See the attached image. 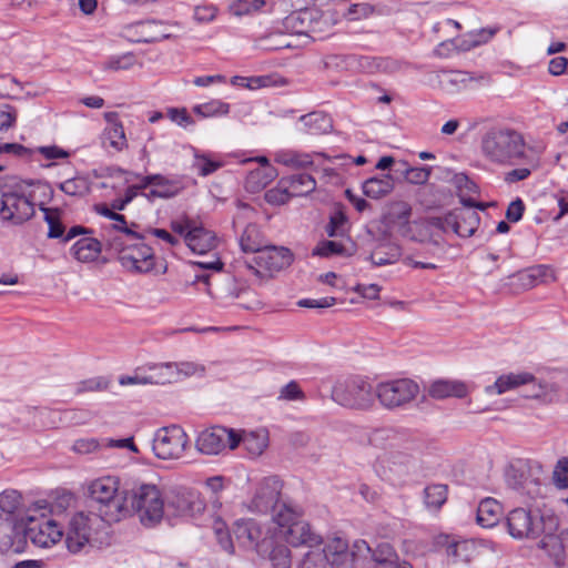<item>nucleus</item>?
I'll return each mask as SVG.
<instances>
[{
  "label": "nucleus",
  "instance_id": "f704fd0d",
  "mask_svg": "<svg viewBox=\"0 0 568 568\" xmlns=\"http://www.w3.org/2000/svg\"><path fill=\"white\" fill-rule=\"evenodd\" d=\"M104 119L109 123L103 133L104 139L109 141L110 146L114 150L122 151L126 146V139L123 125L118 120V113L106 112Z\"/></svg>",
  "mask_w": 568,
  "mask_h": 568
},
{
  "label": "nucleus",
  "instance_id": "a878e982",
  "mask_svg": "<svg viewBox=\"0 0 568 568\" xmlns=\"http://www.w3.org/2000/svg\"><path fill=\"white\" fill-rule=\"evenodd\" d=\"M232 84L244 87L250 90L262 88H278L287 84V80L282 73H264L260 75H235L232 78Z\"/></svg>",
  "mask_w": 568,
  "mask_h": 568
},
{
  "label": "nucleus",
  "instance_id": "4c0bfd02",
  "mask_svg": "<svg viewBox=\"0 0 568 568\" xmlns=\"http://www.w3.org/2000/svg\"><path fill=\"white\" fill-rule=\"evenodd\" d=\"M400 255V247L397 244L385 241L376 245L369 255V260L376 266H384L397 262Z\"/></svg>",
  "mask_w": 568,
  "mask_h": 568
},
{
  "label": "nucleus",
  "instance_id": "79ce46f5",
  "mask_svg": "<svg viewBox=\"0 0 568 568\" xmlns=\"http://www.w3.org/2000/svg\"><path fill=\"white\" fill-rule=\"evenodd\" d=\"M21 495L17 490H4L0 494V515H11L23 520L26 514L21 510Z\"/></svg>",
  "mask_w": 568,
  "mask_h": 568
},
{
  "label": "nucleus",
  "instance_id": "9d476101",
  "mask_svg": "<svg viewBox=\"0 0 568 568\" xmlns=\"http://www.w3.org/2000/svg\"><path fill=\"white\" fill-rule=\"evenodd\" d=\"M422 82L445 94L477 90L490 84L489 73H424Z\"/></svg>",
  "mask_w": 568,
  "mask_h": 568
},
{
  "label": "nucleus",
  "instance_id": "dca6fc26",
  "mask_svg": "<svg viewBox=\"0 0 568 568\" xmlns=\"http://www.w3.org/2000/svg\"><path fill=\"white\" fill-rule=\"evenodd\" d=\"M418 393V384L408 378L383 382L375 388L381 405L387 409L405 407Z\"/></svg>",
  "mask_w": 568,
  "mask_h": 568
},
{
  "label": "nucleus",
  "instance_id": "ea45409f",
  "mask_svg": "<svg viewBox=\"0 0 568 568\" xmlns=\"http://www.w3.org/2000/svg\"><path fill=\"white\" fill-rule=\"evenodd\" d=\"M300 121L304 124L310 134H325L333 129L331 116L324 112H311L302 115Z\"/></svg>",
  "mask_w": 568,
  "mask_h": 568
},
{
  "label": "nucleus",
  "instance_id": "bb28decb",
  "mask_svg": "<svg viewBox=\"0 0 568 568\" xmlns=\"http://www.w3.org/2000/svg\"><path fill=\"white\" fill-rule=\"evenodd\" d=\"M185 244L196 254H204L216 246V237L202 226H193L185 233Z\"/></svg>",
  "mask_w": 568,
  "mask_h": 568
},
{
  "label": "nucleus",
  "instance_id": "a19ab883",
  "mask_svg": "<svg viewBox=\"0 0 568 568\" xmlns=\"http://www.w3.org/2000/svg\"><path fill=\"white\" fill-rule=\"evenodd\" d=\"M474 548L467 540H448L446 555L450 564H468L471 560Z\"/></svg>",
  "mask_w": 568,
  "mask_h": 568
},
{
  "label": "nucleus",
  "instance_id": "8fccbe9b",
  "mask_svg": "<svg viewBox=\"0 0 568 568\" xmlns=\"http://www.w3.org/2000/svg\"><path fill=\"white\" fill-rule=\"evenodd\" d=\"M268 559L274 568H290L291 567V551L286 545L275 544L272 539V546H270Z\"/></svg>",
  "mask_w": 568,
  "mask_h": 568
},
{
  "label": "nucleus",
  "instance_id": "c85d7f7f",
  "mask_svg": "<svg viewBox=\"0 0 568 568\" xmlns=\"http://www.w3.org/2000/svg\"><path fill=\"white\" fill-rule=\"evenodd\" d=\"M142 368L146 384L164 385L178 381L175 363L149 364Z\"/></svg>",
  "mask_w": 568,
  "mask_h": 568
},
{
  "label": "nucleus",
  "instance_id": "de8ad7c7",
  "mask_svg": "<svg viewBox=\"0 0 568 568\" xmlns=\"http://www.w3.org/2000/svg\"><path fill=\"white\" fill-rule=\"evenodd\" d=\"M94 211L98 214H100L104 217H108L112 221H121L122 226H120L118 224H113L112 229L120 231L134 240H139V241L143 240V235H141L140 233H136L133 230H131L130 227H128L125 216L123 214L115 212L116 210H113L112 207L110 209L106 204H97L94 206Z\"/></svg>",
  "mask_w": 568,
  "mask_h": 568
},
{
  "label": "nucleus",
  "instance_id": "bf43d9fd",
  "mask_svg": "<svg viewBox=\"0 0 568 568\" xmlns=\"http://www.w3.org/2000/svg\"><path fill=\"white\" fill-rule=\"evenodd\" d=\"M152 186L159 191L168 193V199L176 196L183 189L179 181L169 179L161 174H155V180Z\"/></svg>",
  "mask_w": 568,
  "mask_h": 568
},
{
  "label": "nucleus",
  "instance_id": "c756f323",
  "mask_svg": "<svg viewBox=\"0 0 568 568\" xmlns=\"http://www.w3.org/2000/svg\"><path fill=\"white\" fill-rule=\"evenodd\" d=\"M534 379L528 372H518L500 375L493 385L486 387L488 394H504L519 386L527 385Z\"/></svg>",
  "mask_w": 568,
  "mask_h": 568
},
{
  "label": "nucleus",
  "instance_id": "7c9ffc66",
  "mask_svg": "<svg viewBox=\"0 0 568 568\" xmlns=\"http://www.w3.org/2000/svg\"><path fill=\"white\" fill-rule=\"evenodd\" d=\"M277 176L276 169L265 160V165H261L250 171L245 179V189L252 193H257L265 189Z\"/></svg>",
  "mask_w": 568,
  "mask_h": 568
},
{
  "label": "nucleus",
  "instance_id": "864d4df0",
  "mask_svg": "<svg viewBox=\"0 0 568 568\" xmlns=\"http://www.w3.org/2000/svg\"><path fill=\"white\" fill-rule=\"evenodd\" d=\"M346 254V247L336 241L323 240L318 242V244L313 250L314 256L321 257H333V256H342Z\"/></svg>",
  "mask_w": 568,
  "mask_h": 568
},
{
  "label": "nucleus",
  "instance_id": "412c9836",
  "mask_svg": "<svg viewBox=\"0 0 568 568\" xmlns=\"http://www.w3.org/2000/svg\"><path fill=\"white\" fill-rule=\"evenodd\" d=\"M233 536L241 547L255 549L261 556H265L272 546V538L263 536L261 526L254 519L236 520L233 526Z\"/></svg>",
  "mask_w": 568,
  "mask_h": 568
},
{
  "label": "nucleus",
  "instance_id": "7ed1b4c3",
  "mask_svg": "<svg viewBox=\"0 0 568 568\" xmlns=\"http://www.w3.org/2000/svg\"><path fill=\"white\" fill-rule=\"evenodd\" d=\"M112 477L99 478L89 486L91 511L100 516L105 524H113L130 516L128 491H119Z\"/></svg>",
  "mask_w": 568,
  "mask_h": 568
},
{
  "label": "nucleus",
  "instance_id": "f8f14e48",
  "mask_svg": "<svg viewBox=\"0 0 568 568\" xmlns=\"http://www.w3.org/2000/svg\"><path fill=\"white\" fill-rule=\"evenodd\" d=\"M375 397V389L362 377L338 382L332 389L333 400L347 408L366 409Z\"/></svg>",
  "mask_w": 568,
  "mask_h": 568
},
{
  "label": "nucleus",
  "instance_id": "6ab92c4d",
  "mask_svg": "<svg viewBox=\"0 0 568 568\" xmlns=\"http://www.w3.org/2000/svg\"><path fill=\"white\" fill-rule=\"evenodd\" d=\"M102 518L94 513H78L69 523L65 545L69 551L77 554L91 541L92 535L100 528Z\"/></svg>",
  "mask_w": 568,
  "mask_h": 568
},
{
  "label": "nucleus",
  "instance_id": "09e8293b",
  "mask_svg": "<svg viewBox=\"0 0 568 568\" xmlns=\"http://www.w3.org/2000/svg\"><path fill=\"white\" fill-rule=\"evenodd\" d=\"M447 485L432 484L424 489V503L428 509L438 510L447 500Z\"/></svg>",
  "mask_w": 568,
  "mask_h": 568
},
{
  "label": "nucleus",
  "instance_id": "20e7f679",
  "mask_svg": "<svg viewBox=\"0 0 568 568\" xmlns=\"http://www.w3.org/2000/svg\"><path fill=\"white\" fill-rule=\"evenodd\" d=\"M23 535L24 542L29 539L39 548H50L62 539L64 531L48 510L47 501L41 500L26 513Z\"/></svg>",
  "mask_w": 568,
  "mask_h": 568
},
{
  "label": "nucleus",
  "instance_id": "052dcab7",
  "mask_svg": "<svg viewBox=\"0 0 568 568\" xmlns=\"http://www.w3.org/2000/svg\"><path fill=\"white\" fill-rule=\"evenodd\" d=\"M293 197L287 186L282 185V179L278 181L277 186L268 190L265 193V200L270 204L282 205Z\"/></svg>",
  "mask_w": 568,
  "mask_h": 568
},
{
  "label": "nucleus",
  "instance_id": "0e129e2a",
  "mask_svg": "<svg viewBox=\"0 0 568 568\" xmlns=\"http://www.w3.org/2000/svg\"><path fill=\"white\" fill-rule=\"evenodd\" d=\"M263 4V0H237L231 4L230 10L233 14L241 17L257 11Z\"/></svg>",
  "mask_w": 568,
  "mask_h": 568
},
{
  "label": "nucleus",
  "instance_id": "393cba45",
  "mask_svg": "<svg viewBox=\"0 0 568 568\" xmlns=\"http://www.w3.org/2000/svg\"><path fill=\"white\" fill-rule=\"evenodd\" d=\"M410 239L418 242H433L438 244L442 233H446L444 216H430L414 221L409 224Z\"/></svg>",
  "mask_w": 568,
  "mask_h": 568
},
{
  "label": "nucleus",
  "instance_id": "58836bf2",
  "mask_svg": "<svg viewBox=\"0 0 568 568\" xmlns=\"http://www.w3.org/2000/svg\"><path fill=\"white\" fill-rule=\"evenodd\" d=\"M467 387L462 382L436 381L429 387V395L436 399L466 396Z\"/></svg>",
  "mask_w": 568,
  "mask_h": 568
},
{
  "label": "nucleus",
  "instance_id": "39448f33",
  "mask_svg": "<svg viewBox=\"0 0 568 568\" xmlns=\"http://www.w3.org/2000/svg\"><path fill=\"white\" fill-rule=\"evenodd\" d=\"M486 156L498 163L516 164L527 159L523 135L511 129H491L483 138Z\"/></svg>",
  "mask_w": 568,
  "mask_h": 568
},
{
  "label": "nucleus",
  "instance_id": "4d7b16f0",
  "mask_svg": "<svg viewBox=\"0 0 568 568\" xmlns=\"http://www.w3.org/2000/svg\"><path fill=\"white\" fill-rule=\"evenodd\" d=\"M400 165L403 169L398 171L405 174L406 180L413 184H425L432 173V169L428 166L412 168L406 162H402Z\"/></svg>",
  "mask_w": 568,
  "mask_h": 568
},
{
  "label": "nucleus",
  "instance_id": "5701e85b",
  "mask_svg": "<svg viewBox=\"0 0 568 568\" xmlns=\"http://www.w3.org/2000/svg\"><path fill=\"white\" fill-rule=\"evenodd\" d=\"M364 568H413L406 560H400L394 547L388 542H379L375 548L368 545Z\"/></svg>",
  "mask_w": 568,
  "mask_h": 568
},
{
  "label": "nucleus",
  "instance_id": "aec40b11",
  "mask_svg": "<svg viewBox=\"0 0 568 568\" xmlns=\"http://www.w3.org/2000/svg\"><path fill=\"white\" fill-rule=\"evenodd\" d=\"M241 436L234 430L222 426H213L202 430L195 442L200 453L217 455L225 448L235 449Z\"/></svg>",
  "mask_w": 568,
  "mask_h": 568
},
{
  "label": "nucleus",
  "instance_id": "f03ea898",
  "mask_svg": "<svg viewBox=\"0 0 568 568\" xmlns=\"http://www.w3.org/2000/svg\"><path fill=\"white\" fill-rule=\"evenodd\" d=\"M506 524L508 532L516 539H537L540 536H552L559 526V519L554 510L542 504L534 508H515L509 511Z\"/></svg>",
  "mask_w": 568,
  "mask_h": 568
},
{
  "label": "nucleus",
  "instance_id": "680f3d73",
  "mask_svg": "<svg viewBox=\"0 0 568 568\" xmlns=\"http://www.w3.org/2000/svg\"><path fill=\"white\" fill-rule=\"evenodd\" d=\"M138 65L136 57L133 53L111 57L106 63L110 71H121L135 68Z\"/></svg>",
  "mask_w": 568,
  "mask_h": 568
},
{
  "label": "nucleus",
  "instance_id": "a18cd8bd",
  "mask_svg": "<svg viewBox=\"0 0 568 568\" xmlns=\"http://www.w3.org/2000/svg\"><path fill=\"white\" fill-rule=\"evenodd\" d=\"M241 250L244 253L258 254L264 245L261 236V232L255 224H247L239 240Z\"/></svg>",
  "mask_w": 568,
  "mask_h": 568
},
{
  "label": "nucleus",
  "instance_id": "e433bc0d",
  "mask_svg": "<svg viewBox=\"0 0 568 568\" xmlns=\"http://www.w3.org/2000/svg\"><path fill=\"white\" fill-rule=\"evenodd\" d=\"M363 193L372 199H381L394 189V179L390 174L373 176L363 183Z\"/></svg>",
  "mask_w": 568,
  "mask_h": 568
},
{
  "label": "nucleus",
  "instance_id": "9b49d317",
  "mask_svg": "<svg viewBox=\"0 0 568 568\" xmlns=\"http://www.w3.org/2000/svg\"><path fill=\"white\" fill-rule=\"evenodd\" d=\"M292 501L282 498L281 484L276 478L265 479L255 493L252 508L261 514H271L273 521L284 523V516H293Z\"/></svg>",
  "mask_w": 568,
  "mask_h": 568
},
{
  "label": "nucleus",
  "instance_id": "774afa93",
  "mask_svg": "<svg viewBox=\"0 0 568 568\" xmlns=\"http://www.w3.org/2000/svg\"><path fill=\"white\" fill-rule=\"evenodd\" d=\"M18 112L10 104H0V131H8L14 126Z\"/></svg>",
  "mask_w": 568,
  "mask_h": 568
},
{
  "label": "nucleus",
  "instance_id": "c03bdc74",
  "mask_svg": "<svg viewBox=\"0 0 568 568\" xmlns=\"http://www.w3.org/2000/svg\"><path fill=\"white\" fill-rule=\"evenodd\" d=\"M199 280H203L207 283L209 288L207 292L211 296L216 298H225V300H235L239 298L242 294L247 292V288L244 286H240L233 278H227L224 286L212 287L209 283L207 276H201Z\"/></svg>",
  "mask_w": 568,
  "mask_h": 568
},
{
  "label": "nucleus",
  "instance_id": "603ef678",
  "mask_svg": "<svg viewBox=\"0 0 568 568\" xmlns=\"http://www.w3.org/2000/svg\"><path fill=\"white\" fill-rule=\"evenodd\" d=\"M193 112L202 118L226 115L230 112V105L215 100L195 105Z\"/></svg>",
  "mask_w": 568,
  "mask_h": 568
},
{
  "label": "nucleus",
  "instance_id": "69168bd1",
  "mask_svg": "<svg viewBox=\"0 0 568 568\" xmlns=\"http://www.w3.org/2000/svg\"><path fill=\"white\" fill-rule=\"evenodd\" d=\"M554 484L559 489L568 488V458H560L552 473Z\"/></svg>",
  "mask_w": 568,
  "mask_h": 568
},
{
  "label": "nucleus",
  "instance_id": "49530a36",
  "mask_svg": "<svg viewBox=\"0 0 568 568\" xmlns=\"http://www.w3.org/2000/svg\"><path fill=\"white\" fill-rule=\"evenodd\" d=\"M39 210L44 213V221L49 226L48 237L63 240L65 229L60 220V211L47 207L45 201H39Z\"/></svg>",
  "mask_w": 568,
  "mask_h": 568
},
{
  "label": "nucleus",
  "instance_id": "2f4dec72",
  "mask_svg": "<svg viewBox=\"0 0 568 568\" xmlns=\"http://www.w3.org/2000/svg\"><path fill=\"white\" fill-rule=\"evenodd\" d=\"M166 507L168 510L173 509V515L182 517H193L204 508L202 501L193 494H176L168 501Z\"/></svg>",
  "mask_w": 568,
  "mask_h": 568
},
{
  "label": "nucleus",
  "instance_id": "13d9d810",
  "mask_svg": "<svg viewBox=\"0 0 568 568\" xmlns=\"http://www.w3.org/2000/svg\"><path fill=\"white\" fill-rule=\"evenodd\" d=\"M213 530L221 548L229 554H233L234 542L230 531L226 529L225 523L221 519H216L213 525Z\"/></svg>",
  "mask_w": 568,
  "mask_h": 568
},
{
  "label": "nucleus",
  "instance_id": "e2e57ef3",
  "mask_svg": "<svg viewBox=\"0 0 568 568\" xmlns=\"http://www.w3.org/2000/svg\"><path fill=\"white\" fill-rule=\"evenodd\" d=\"M60 190L72 196L83 195L88 191L87 180L83 178H72L60 183Z\"/></svg>",
  "mask_w": 568,
  "mask_h": 568
},
{
  "label": "nucleus",
  "instance_id": "6e6552de",
  "mask_svg": "<svg viewBox=\"0 0 568 568\" xmlns=\"http://www.w3.org/2000/svg\"><path fill=\"white\" fill-rule=\"evenodd\" d=\"M324 68L335 71H397L407 68L406 63L390 58H374L356 54H329Z\"/></svg>",
  "mask_w": 568,
  "mask_h": 568
},
{
  "label": "nucleus",
  "instance_id": "ddd939ff",
  "mask_svg": "<svg viewBox=\"0 0 568 568\" xmlns=\"http://www.w3.org/2000/svg\"><path fill=\"white\" fill-rule=\"evenodd\" d=\"M384 476L394 486H402L420 475L422 464L418 457L400 452L392 450L383 460Z\"/></svg>",
  "mask_w": 568,
  "mask_h": 568
},
{
  "label": "nucleus",
  "instance_id": "5fc2aeb1",
  "mask_svg": "<svg viewBox=\"0 0 568 568\" xmlns=\"http://www.w3.org/2000/svg\"><path fill=\"white\" fill-rule=\"evenodd\" d=\"M348 219L341 210H336L329 217V222L325 227V232L329 237L343 236L346 233V224Z\"/></svg>",
  "mask_w": 568,
  "mask_h": 568
},
{
  "label": "nucleus",
  "instance_id": "1a4fd4ad",
  "mask_svg": "<svg viewBox=\"0 0 568 568\" xmlns=\"http://www.w3.org/2000/svg\"><path fill=\"white\" fill-rule=\"evenodd\" d=\"M327 558V568H364L368 555V544L358 539L349 547L339 537L329 540L323 548Z\"/></svg>",
  "mask_w": 568,
  "mask_h": 568
},
{
  "label": "nucleus",
  "instance_id": "b1692460",
  "mask_svg": "<svg viewBox=\"0 0 568 568\" xmlns=\"http://www.w3.org/2000/svg\"><path fill=\"white\" fill-rule=\"evenodd\" d=\"M446 231H452L460 237L474 235L479 226L480 217L474 210L455 209L444 216Z\"/></svg>",
  "mask_w": 568,
  "mask_h": 568
},
{
  "label": "nucleus",
  "instance_id": "6e6d98bb",
  "mask_svg": "<svg viewBox=\"0 0 568 568\" xmlns=\"http://www.w3.org/2000/svg\"><path fill=\"white\" fill-rule=\"evenodd\" d=\"M296 568H327V558L323 548L310 549L297 564Z\"/></svg>",
  "mask_w": 568,
  "mask_h": 568
},
{
  "label": "nucleus",
  "instance_id": "473e14b6",
  "mask_svg": "<svg viewBox=\"0 0 568 568\" xmlns=\"http://www.w3.org/2000/svg\"><path fill=\"white\" fill-rule=\"evenodd\" d=\"M501 515V505L496 499L488 497L479 503L476 520L484 528H493L499 523Z\"/></svg>",
  "mask_w": 568,
  "mask_h": 568
},
{
  "label": "nucleus",
  "instance_id": "423d86ee",
  "mask_svg": "<svg viewBox=\"0 0 568 568\" xmlns=\"http://www.w3.org/2000/svg\"><path fill=\"white\" fill-rule=\"evenodd\" d=\"M542 478L541 464L532 459H515L506 469L508 486L530 499L544 498L547 487Z\"/></svg>",
  "mask_w": 568,
  "mask_h": 568
},
{
  "label": "nucleus",
  "instance_id": "4be33fe9",
  "mask_svg": "<svg viewBox=\"0 0 568 568\" xmlns=\"http://www.w3.org/2000/svg\"><path fill=\"white\" fill-rule=\"evenodd\" d=\"M23 546V520L11 515H0V552H19Z\"/></svg>",
  "mask_w": 568,
  "mask_h": 568
},
{
  "label": "nucleus",
  "instance_id": "72a5a7b5",
  "mask_svg": "<svg viewBox=\"0 0 568 568\" xmlns=\"http://www.w3.org/2000/svg\"><path fill=\"white\" fill-rule=\"evenodd\" d=\"M282 185L287 186L293 197L306 196L316 189V181L310 173H295L282 178Z\"/></svg>",
  "mask_w": 568,
  "mask_h": 568
},
{
  "label": "nucleus",
  "instance_id": "0eeeda50",
  "mask_svg": "<svg viewBox=\"0 0 568 568\" xmlns=\"http://www.w3.org/2000/svg\"><path fill=\"white\" fill-rule=\"evenodd\" d=\"M130 515L136 514L145 527L159 524L164 515V500L155 485L142 484L128 491Z\"/></svg>",
  "mask_w": 568,
  "mask_h": 568
},
{
  "label": "nucleus",
  "instance_id": "cd10ccee",
  "mask_svg": "<svg viewBox=\"0 0 568 568\" xmlns=\"http://www.w3.org/2000/svg\"><path fill=\"white\" fill-rule=\"evenodd\" d=\"M548 277H552V271L542 264L525 268L510 276L515 281L514 283H517L523 290H529Z\"/></svg>",
  "mask_w": 568,
  "mask_h": 568
},
{
  "label": "nucleus",
  "instance_id": "37998d69",
  "mask_svg": "<svg viewBox=\"0 0 568 568\" xmlns=\"http://www.w3.org/2000/svg\"><path fill=\"white\" fill-rule=\"evenodd\" d=\"M498 31H499V27L481 28L479 30L471 31L464 39H462L458 42L457 48L463 51H467L473 48L486 44L494 38V36Z\"/></svg>",
  "mask_w": 568,
  "mask_h": 568
},
{
  "label": "nucleus",
  "instance_id": "c9c22d12",
  "mask_svg": "<svg viewBox=\"0 0 568 568\" xmlns=\"http://www.w3.org/2000/svg\"><path fill=\"white\" fill-rule=\"evenodd\" d=\"M101 242L94 237L85 236L78 240L71 247L72 255L80 262L95 261L101 252Z\"/></svg>",
  "mask_w": 568,
  "mask_h": 568
},
{
  "label": "nucleus",
  "instance_id": "2eb2a0df",
  "mask_svg": "<svg viewBox=\"0 0 568 568\" xmlns=\"http://www.w3.org/2000/svg\"><path fill=\"white\" fill-rule=\"evenodd\" d=\"M112 248L119 253L121 265L133 273H148L154 268L155 256L153 248L144 243L123 245L121 239L115 237L111 242Z\"/></svg>",
  "mask_w": 568,
  "mask_h": 568
},
{
  "label": "nucleus",
  "instance_id": "a211bd4d",
  "mask_svg": "<svg viewBox=\"0 0 568 568\" xmlns=\"http://www.w3.org/2000/svg\"><path fill=\"white\" fill-rule=\"evenodd\" d=\"M294 260L293 253L284 246H264L257 255L245 261L254 274L264 277L288 267Z\"/></svg>",
  "mask_w": 568,
  "mask_h": 568
},
{
  "label": "nucleus",
  "instance_id": "3c124183",
  "mask_svg": "<svg viewBox=\"0 0 568 568\" xmlns=\"http://www.w3.org/2000/svg\"><path fill=\"white\" fill-rule=\"evenodd\" d=\"M527 386H529V392L525 394L527 398L551 399V395L557 392L554 384L546 381H538L535 376Z\"/></svg>",
  "mask_w": 568,
  "mask_h": 568
},
{
  "label": "nucleus",
  "instance_id": "338daca9",
  "mask_svg": "<svg viewBox=\"0 0 568 568\" xmlns=\"http://www.w3.org/2000/svg\"><path fill=\"white\" fill-rule=\"evenodd\" d=\"M458 194H477L478 186L465 173H456L452 180Z\"/></svg>",
  "mask_w": 568,
  "mask_h": 568
},
{
  "label": "nucleus",
  "instance_id": "4468645a",
  "mask_svg": "<svg viewBox=\"0 0 568 568\" xmlns=\"http://www.w3.org/2000/svg\"><path fill=\"white\" fill-rule=\"evenodd\" d=\"M292 513V517L284 516V523H276L278 527L276 535L294 547L306 545L312 548L322 544V536L302 519L301 509L293 505Z\"/></svg>",
  "mask_w": 568,
  "mask_h": 568
},
{
  "label": "nucleus",
  "instance_id": "f257e3e1",
  "mask_svg": "<svg viewBox=\"0 0 568 568\" xmlns=\"http://www.w3.org/2000/svg\"><path fill=\"white\" fill-rule=\"evenodd\" d=\"M52 195L49 184L39 180H21L1 194L0 223L7 227L24 225L36 215L39 201Z\"/></svg>",
  "mask_w": 568,
  "mask_h": 568
},
{
  "label": "nucleus",
  "instance_id": "f3484780",
  "mask_svg": "<svg viewBox=\"0 0 568 568\" xmlns=\"http://www.w3.org/2000/svg\"><path fill=\"white\" fill-rule=\"evenodd\" d=\"M187 445V435L179 425L159 428L152 439L154 455L164 460L179 459Z\"/></svg>",
  "mask_w": 568,
  "mask_h": 568
}]
</instances>
